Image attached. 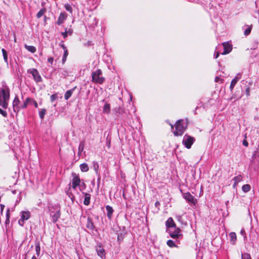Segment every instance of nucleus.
<instances>
[{
	"instance_id": "58",
	"label": "nucleus",
	"mask_w": 259,
	"mask_h": 259,
	"mask_svg": "<svg viewBox=\"0 0 259 259\" xmlns=\"http://www.w3.org/2000/svg\"><path fill=\"white\" fill-rule=\"evenodd\" d=\"M66 58H62V63H64L66 60Z\"/></svg>"
},
{
	"instance_id": "12",
	"label": "nucleus",
	"mask_w": 259,
	"mask_h": 259,
	"mask_svg": "<svg viewBox=\"0 0 259 259\" xmlns=\"http://www.w3.org/2000/svg\"><path fill=\"white\" fill-rule=\"evenodd\" d=\"M86 227L91 230L93 233H94V231H97L96 229V227L94 225V224L93 222V220L91 218L88 217L87 219V223L86 224Z\"/></svg>"
},
{
	"instance_id": "21",
	"label": "nucleus",
	"mask_w": 259,
	"mask_h": 259,
	"mask_svg": "<svg viewBox=\"0 0 259 259\" xmlns=\"http://www.w3.org/2000/svg\"><path fill=\"white\" fill-rule=\"evenodd\" d=\"M84 196L83 204L85 205H89L90 203L91 195L87 193H82Z\"/></svg>"
},
{
	"instance_id": "16",
	"label": "nucleus",
	"mask_w": 259,
	"mask_h": 259,
	"mask_svg": "<svg viewBox=\"0 0 259 259\" xmlns=\"http://www.w3.org/2000/svg\"><path fill=\"white\" fill-rule=\"evenodd\" d=\"M126 233L125 231H122L120 232H117L116 234L117 235V242L119 244L123 241Z\"/></svg>"
},
{
	"instance_id": "55",
	"label": "nucleus",
	"mask_w": 259,
	"mask_h": 259,
	"mask_svg": "<svg viewBox=\"0 0 259 259\" xmlns=\"http://www.w3.org/2000/svg\"><path fill=\"white\" fill-rule=\"evenodd\" d=\"M5 205L4 204H1V213H2L3 211L4 210V209L5 208Z\"/></svg>"
},
{
	"instance_id": "19",
	"label": "nucleus",
	"mask_w": 259,
	"mask_h": 259,
	"mask_svg": "<svg viewBox=\"0 0 259 259\" xmlns=\"http://www.w3.org/2000/svg\"><path fill=\"white\" fill-rule=\"evenodd\" d=\"M96 251L97 252L98 255L101 257L102 259L104 258L105 257V250L101 246H98L96 248Z\"/></svg>"
},
{
	"instance_id": "57",
	"label": "nucleus",
	"mask_w": 259,
	"mask_h": 259,
	"mask_svg": "<svg viewBox=\"0 0 259 259\" xmlns=\"http://www.w3.org/2000/svg\"><path fill=\"white\" fill-rule=\"evenodd\" d=\"M9 223H10V219H6V221H5V224L7 225L8 224H9Z\"/></svg>"
},
{
	"instance_id": "47",
	"label": "nucleus",
	"mask_w": 259,
	"mask_h": 259,
	"mask_svg": "<svg viewBox=\"0 0 259 259\" xmlns=\"http://www.w3.org/2000/svg\"><path fill=\"white\" fill-rule=\"evenodd\" d=\"M59 46L61 48H62L63 49V50H65L67 49L66 47L65 46L63 41H62L61 42H60L59 43Z\"/></svg>"
},
{
	"instance_id": "33",
	"label": "nucleus",
	"mask_w": 259,
	"mask_h": 259,
	"mask_svg": "<svg viewBox=\"0 0 259 259\" xmlns=\"http://www.w3.org/2000/svg\"><path fill=\"white\" fill-rule=\"evenodd\" d=\"M4 60L5 62L8 64V53L6 50L4 49H2V50Z\"/></svg>"
},
{
	"instance_id": "5",
	"label": "nucleus",
	"mask_w": 259,
	"mask_h": 259,
	"mask_svg": "<svg viewBox=\"0 0 259 259\" xmlns=\"http://www.w3.org/2000/svg\"><path fill=\"white\" fill-rule=\"evenodd\" d=\"M174 230H169V236L172 238L176 239L178 244H180V240L182 239L183 235L181 233V230L179 228L175 227L173 228Z\"/></svg>"
},
{
	"instance_id": "1",
	"label": "nucleus",
	"mask_w": 259,
	"mask_h": 259,
	"mask_svg": "<svg viewBox=\"0 0 259 259\" xmlns=\"http://www.w3.org/2000/svg\"><path fill=\"white\" fill-rule=\"evenodd\" d=\"M10 99V89L5 81L0 83V106L7 109L8 106V101Z\"/></svg>"
},
{
	"instance_id": "17",
	"label": "nucleus",
	"mask_w": 259,
	"mask_h": 259,
	"mask_svg": "<svg viewBox=\"0 0 259 259\" xmlns=\"http://www.w3.org/2000/svg\"><path fill=\"white\" fill-rule=\"evenodd\" d=\"M73 32V30L71 27L69 28H65V31L64 32H61V35L63 36L64 39H66L68 35H72Z\"/></svg>"
},
{
	"instance_id": "62",
	"label": "nucleus",
	"mask_w": 259,
	"mask_h": 259,
	"mask_svg": "<svg viewBox=\"0 0 259 259\" xmlns=\"http://www.w3.org/2000/svg\"><path fill=\"white\" fill-rule=\"evenodd\" d=\"M241 97V96H239V97H237V98H236V97H232V99L234 98V99H240Z\"/></svg>"
},
{
	"instance_id": "39",
	"label": "nucleus",
	"mask_w": 259,
	"mask_h": 259,
	"mask_svg": "<svg viewBox=\"0 0 259 259\" xmlns=\"http://www.w3.org/2000/svg\"><path fill=\"white\" fill-rule=\"evenodd\" d=\"M241 259H251L250 254L248 253L245 252L241 253Z\"/></svg>"
},
{
	"instance_id": "41",
	"label": "nucleus",
	"mask_w": 259,
	"mask_h": 259,
	"mask_svg": "<svg viewBox=\"0 0 259 259\" xmlns=\"http://www.w3.org/2000/svg\"><path fill=\"white\" fill-rule=\"evenodd\" d=\"M257 157H259V149H256V150L254 151L252 155V159H255Z\"/></svg>"
},
{
	"instance_id": "28",
	"label": "nucleus",
	"mask_w": 259,
	"mask_h": 259,
	"mask_svg": "<svg viewBox=\"0 0 259 259\" xmlns=\"http://www.w3.org/2000/svg\"><path fill=\"white\" fill-rule=\"evenodd\" d=\"M242 180V177L241 175H239L237 176H236L234 178L233 180L234 181V183L233 184V187H235L237 186L239 182L241 181Z\"/></svg>"
},
{
	"instance_id": "23",
	"label": "nucleus",
	"mask_w": 259,
	"mask_h": 259,
	"mask_svg": "<svg viewBox=\"0 0 259 259\" xmlns=\"http://www.w3.org/2000/svg\"><path fill=\"white\" fill-rule=\"evenodd\" d=\"M35 249L37 257L40 256V245L39 241H36L35 242Z\"/></svg>"
},
{
	"instance_id": "40",
	"label": "nucleus",
	"mask_w": 259,
	"mask_h": 259,
	"mask_svg": "<svg viewBox=\"0 0 259 259\" xmlns=\"http://www.w3.org/2000/svg\"><path fill=\"white\" fill-rule=\"evenodd\" d=\"M64 8L67 11L70 12V13H72V8L70 4H65Z\"/></svg>"
},
{
	"instance_id": "42",
	"label": "nucleus",
	"mask_w": 259,
	"mask_h": 259,
	"mask_svg": "<svg viewBox=\"0 0 259 259\" xmlns=\"http://www.w3.org/2000/svg\"><path fill=\"white\" fill-rule=\"evenodd\" d=\"M103 111L104 112L108 113L110 111V105L108 104H105L103 108Z\"/></svg>"
},
{
	"instance_id": "46",
	"label": "nucleus",
	"mask_w": 259,
	"mask_h": 259,
	"mask_svg": "<svg viewBox=\"0 0 259 259\" xmlns=\"http://www.w3.org/2000/svg\"><path fill=\"white\" fill-rule=\"evenodd\" d=\"M240 234L243 236L244 239L246 238V232L244 229H242L241 230Z\"/></svg>"
},
{
	"instance_id": "6",
	"label": "nucleus",
	"mask_w": 259,
	"mask_h": 259,
	"mask_svg": "<svg viewBox=\"0 0 259 259\" xmlns=\"http://www.w3.org/2000/svg\"><path fill=\"white\" fill-rule=\"evenodd\" d=\"M102 72L100 69H98L92 73V80L93 82L99 84H102L105 78L102 76Z\"/></svg>"
},
{
	"instance_id": "34",
	"label": "nucleus",
	"mask_w": 259,
	"mask_h": 259,
	"mask_svg": "<svg viewBox=\"0 0 259 259\" xmlns=\"http://www.w3.org/2000/svg\"><path fill=\"white\" fill-rule=\"evenodd\" d=\"M84 148V142L83 141H81L80 142L79 146H78V155H80L81 153L83 151Z\"/></svg>"
},
{
	"instance_id": "30",
	"label": "nucleus",
	"mask_w": 259,
	"mask_h": 259,
	"mask_svg": "<svg viewBox=\"0 0 259 259\" xmlns=\"http://www.w3.org/2000/svg\"><path fill=\"white\" fill-rule=\"evenodd\" d=\"M252 82H249L248 85H245V90L244 93L247 97L250 96V86L252 85Z\"/></svg>"
},
{
	"instance_id": "8",
	"label": "nucleus",
	"mask_w": 259,
	"mask_h": 259,
	"mask_svg": "<svg viewBox=\"0 0 259 259\" xmlns=\"http://www.w3.org/2000/svg\"><path fill=\"white\" fill-rule=\"evenodd\" d=\"M28 73L32 74L33 79L36 82L38 83L42 81V77L36 69H30L28 71Z\"/></svg>"
},
{
	"instance_id": "32",
	"label": "nucleus",
	"mask_w": 259,
	"mask_h": 259,
	"mask_svg": "<svg viewBox=\"0 0 259 259\" xmlns=\"http://www.w3.org/2000/svg\"><path fill=\"white\" fill-rule=\"evenodd\" d=\"M25 48L29 52L34 53L36 52V48L32 46H28L27 45H25Z\"/></svg>"
},
{
	"instance_id": "50",
	"label": "nucleus",
	"mask_w": 259,
	"mask_h": 259,
	"mask_svg": "<svg viewBox=\"0 0 259 259\" xmlns=\"http://www.w3.org/2000/svg\"><path fill=\"white\" fill-rule=\"evenodd\" d=\"M53 61H54V58L53 57H49L48 59V62L50 63H51V64H53Z\"/></svg>"
},
{
	"instance_id": "43",
	"label": "nucleus",
	"mask_w": 259,
	"mask_h": 259,
	"mask_svg": "<svg viewBox=\"0 0 259 259\" xmlns=\"http://www.w3.org/2000/svg\"><path fill=\"white\" fill-rule=\"evenodd\" d=\"M58 98V95L57 94H53L50 97V100L52 102H53Z\"/></svg>"
},
{
	"instance_id": "24",
	"label": "nucleus",
	"mask_w": 259,
	"mask_h": 259,
	"mask_svg": "<svg viewBox=\"0 0 259 259\" xmlns=\"http://www.w3.org/2000/svg\"><path fill=\"white\" fill-rule=\"evenodd\" d=\"M229 237L230 239V242L232 245H235L236 244V241L237 239L236 234L235 232H231L229 234Z\"/></svg>"
},
{
	"instance_id": "52",
	"label": "nucleus",
	"mask_w": 259,
	"mask_h": 259,
	"mask_svg": "<svg viewBox=\"0 0 259 259\" xmlns=\"http://www.w3.org/2000/svg\"><path fill=\"white\" fill-rule=\"evenodd\" d=\"M10 210L9 209H7V213H6V219H10Z\"/></svg>"
},
{
	"instance_id": "3",
	"label": "nucleus",
	"mask_w": 259,
	"mask_h": 259,
	"mask_svg": "<svg viewBox=\"0 0 259 259\" xmlns=\"http://www.w3.org/2000/svg\"><path fill=\"white\" fill-rule=\"evenodd\" d=\"M131 115H130L127 110H125L123 107H119L115 110L114 119L117 121H123L128 123Z\"/></svg>"
},
{
	"instance_id": "15",
	"label": "nucleus",
	"mask_w": 259,
	"mask_h": 259,
	"mask_svg": "<svg viewBox=\"0 0 259 259\" xmlns=\"http://www.w3.org/2000/svg\"><path fill=\"white\" fill-rule=\"evenodd\" d=\"M58 72L59 73V75H61V77L63 78H66L68 76L69 74V71L66 69L62 68H59Z\"/></svg>"
},
{
	"instance_id": "31",
	"label": "nucleus",
	"mask_w": 259,
	"mask_h": 259,
	"mask_svg": "<svg viewBox=\"0 0 259 259\" xmlns=\"http://www.w3.org/2000/svg\"><path fill=\"white\" fill-rule=\"evenodd\" d=\"M79 167L82 172H87L89 169L88 165L86 163L81 164Z\"/></svg>"
},
{
	"instance_id": "37",
	"label": "nucleus",
	"mask_w": 259,
	"mask_h": 259,
	"mask_svg": "<svg viewBox=\"0 0 259 259\" xmlns=\"http://www.w3.org/2000/svg\"><path fill=\"white\" fill-rule=\"evenodd\" d=\"M93 167L97 175L98 174V170H99V164L97 162L93 161Z\"/></svg>"
},
{
	"instance_id": "18",
	"label": "nucleus",
	"mask_w": 259,
	"mask_h": 259,
	"mask_svg": "<svg viewBox=\"0 0 259 259\" xmlns=\"http://www.w3.org/2000/svg\"><path fill=\"white\" fill-rule=\"evenodd\" d=\"M165 226H166L167 228H173L176 227V224L174 222V220L171 217L169 218L166 221Z\"/></svg>"
},
{
	"instance_id": "7",
	"label": "nucleus",
	"mask_w": 259,
	"mask_h": 259,
	"mask_svg": "<svg viewBox=\"0 0 259 259\" xmlns=\"http://www.w3.org/2000/svg\"><path fill=\"white\" fill-rule=\"evenodd\" d=\"M195 139L194 137H191L187 134L184 135L182 141L183 144L187 149L191 148L192 145L194 143Z\"/></svg>"
},
{
	"instance_id": "48",
	"label": "nucleus",
	"mask_w": 259,
	"mask_h": 259,
	"mask_svg": "<svg viewBox=\"0 0 259 259\" xmlns=\"http://www.w3.org/2000/svg\"><path fill=\"white\" fill-rule=\"evenodd\" d=\"M68 55V52L67 49L64 50L63 58H67Z\"/></svg>"
},
{
	"instance_id": "9",
	"label": "nucleus",
	"mask_w": 259,
	"mask_h": 259,
	"mask_svg": "<svg viewBox=\"0 0 259 259\" xmlns=\"http://www.w3.org/2000/svg\"><path fill=\"white\" fill-rule=\"evenodd\" d=\"M183 198L186 201L191 205H195L197 203V200L192 195L190 192H186L183 194Z\"/></svg>"
},
{
	"instance_id": "45",
	"label": "nucleus",
	"mask_w": 259,
	"mask_h": 259,
	"mask_svg": "<svg viewBox=\"0 0 259 259\" xmlns=\"http://www.w3.org/2000/svg\"><path fill=\"white\" fill-rule=\"evenodd\" d=\"M214 81H215L216 82L223 83V79H222L221 78H220V77L216 76V77H215Z\"/></svg>"
},
{
	"instance_id": "13",
	"label": "nucleus",
	"mask_w": 259,
	"mask_h": 259,
	"mask_svg": "<svg viewBox=\"0 0 259 259\" xmlns=\"http://www.w3.org/2000/svg\"><path fill=\"white\" fill-rule=\"evenodd\" d=\"M50 215L52 218V221L53 223H56L61 215L60 209L57 210L56 212L51 211Z\"/></svg>"
},
{
	"instance_id": "22",
	"label": "nucleus",
	"mask_w": 259,
	"mask_h": 259,
	"mask_svg": "<svg viewBox=\"0 0 259 259\" xmlns=\"http://www.w3.org/2000/svg\"><path fill=\"white\" fill-rule=\"evenodd\" d=\"M252 28V26L251 25L249 26L245 25L243 27V29L244 30V35L245 36L248 35L251 32Z\"/></svg>"
},
{
	"instance_id": "63",
	"label": "nucleus",
	"mask_w": 259,
	"mask_h": 259,
	"mask_svg": "<svg viewBox=\"0 0 259 259\" xmlns=\"http://www.w3.org/2000/svg\"><path fill=\"white\" fill-rule=\"evenodd\" d=\"M31 259H37V258H36V256L33 255V256L32 257Z\"/></svg>"
},
{
	"instance_id": "14",
	"label": "nucleus",
	"mask_w": 259,
	"mask_h": 259,
	"mask_svg": "<svg viewBox=\"0 0 259 259\" xmlns=\"http://www.w3.org/2000/svg\"><path fill=\"white\" fill-rule=\"evenodd\" d=\"M67 17L66 14L65 13H61L56 24L58 25H60L63 24Z\"/></svg>"
},
{
	"instance_id": "20",
	"label": "nucleus",
	"mask_w": 259,
	"mask_h": 259,
	"mask_svg": "<svg viewBox=\"0 0 259 259\" xmlns=\"http://www.w3.org/2000/svg\"><path fill=\"white\" fill-rule=\"evenodd\" d=\"M107 211V216L108 219L111 220L112 217V213L113 212V209L112 207L107 205L105 206Z\"/></svg>"
},
{
	"instance_id": "38",
	"label": "nucleus",
	"mask_w": 259,
	"mask_h": 259,
	"mask_svg": "<svg viewBox=\"0 0 259 259\" xmlns=\"http://www.w3.org/2000/svg\"><path fill=\"white\" fill-rule=\"evenodd\" d=\"M46 109H41L40 111L39 112V116L41 119H43L44 118V116L46 113Z\"/></svg>"
},
{
	"instance_id": "25",
	"label": "nucleus",
	"mask_w": 259,
	"mask_h": 259,
	"mask_svg": "<svg viewBox=\"0 0 259 259\" xmlns=\"http://www.w3.org/2000/svg\"><path fill=\"white\" fill-rule=\"evenodd\" d=\"M30 217V213L28 211H22L21 212V219L24 221L27 220Z\"/></svg>"
},
{
	"instance_id": "59",
	"label": "nucleus",
	"mask_w": 259,
	"mask_h": 259,
	"mask_svg": "<svg viewBox=\"0 0 259 259\" xmlns=\"http://www.w3.org/2000/svg\"><path fill=\"white\" fill-rule=\"evenodd\" d=\"M12 192L14 194H16L17 193V191L16 190H14L12 191Z\"/></svg>"
},
{
	"instance_id": "56",
	"label": "nucleus",
	"mask_w": 259,
	"mask_h": 259,
	"mask_svg": "<svg viewBox=\"0 0 259 259\" xmlns=\"http://www.w3.org/2000/svg\"><path fill=\"white\" fill-rule=\"evenodd\" d=\"M110 146H111V143H110V141H108L106 143V146L109 148L110 147Z\"/></svg>"
},
{
	"instance_id": "35",
	"label": "nucleus",
	"mask_w": 259,
	"mask_h": 259,
	"mask_svg": "<svg viewBox=\"0 0 259 259\" xmlns=\"http://www.w3.org/2000/svg\"><path fill=\"white\" fill-rule=\"evenodd\" d=\"M242 190L244 193H247L251 190V186L249 184H245L242 186Z\"/></svg>"
},
{
	"instance_id": "53",
	"label": "nucleus",
	"mask_w": 259,
	"mask_h": 259,
	"mask_svg": "<svg viewBox=\"0 0 259 259\" xmlns=\"http://www.w3.org/2000/svg\"><path fill=\"white\" fill-rule=\"evenodd\" d=\"M219 55H220V53L219 52H217L214 54V58L215 59H217L219 57Z\"/></svg>"
},
{
	"instance_id": "29",
	"label": "nucleus",
	"mask_w": 259,
	"mask_h": 259,
	"mask_svg": "<svg viewBox=\"0 0 259 259\" xmlns=\"http://www.w3.org/2000/svg\"><path fill=\"white\" fill-rule=\"evenodd\" d=\"M178 243L176 240L175 241L172 240H168L167 241L166 244L169 247H178V246L177 245Z\"/></svg>"
},
{
	"instance_id": "27",
	"label": "nucleus",
	"mask_w": 259,
	"mask_h": 259,
	"mask_svg": "<svg viewBox=\"0 0 259 259\" xmlns=\"http://www.w3.org/2000/svg\"><path fill=\"white\" fill-rule=\"evenodd\" d=\"M239 78L237 76H235L231 81L230 86V89L232 92L235 85L239 80Z\"/></svg>"
},
{
	"instance_id": "44",
	"label": "nucleus",
	"mask_w": 259,
	"mask_h": 259,
	"mask_svg": "<svg viewBox=\"0 0 259 259\" xmlns=\"http://www.w3.org/2000/svg\"><path fill=\"white\" fill-rule=\"evenodd\" d=\"M0 114H1L5 117H6L8 115L7 112L6 111L2 109L1 108H0Z\"/></svg>"
},
{
	"instance_id": "60",
	"label": "nucleus",
	"mask_w": 259,
	"mask_h": 259,
	"mask_svg": "<svg viewBox=\"0 0 259 259\" xmlns=\"http://www.w3.org/2000/svg\"><path fill=\"white\" fill-rule=\"evenodd\" d=\"M84 186H85L84 183H82V185H80V188H79V189H80V190H81V189H82L81 188H82V186H83V187H84Z\"/></svg>"
},
{
	"instance_id": "26",
	"label": "nucleus",
	"mask_w": 259,
	"mask_h": 259,
	"mask_svg": "<svg viewBox=\"0 0 259 259\" xmlns=\"http://www.w3.org/2000/svg\"><path fill=\"white\" fill-rule=\"evenodd\" d=\"M75 89V87L66 92L64 95V98L66 100H68L71 97Z\"/></svg>"
},
{
	"instance_id": "54",
	"label": "nucleus",
	"mask_w": 259,
	"mask_h": 259,
	"mask_svg": "<svg viewBox=\"0 0 259 259\" xmlns=\"http://www.w3.org/2000/svg\"><path fill=\"white\" fill-rule=\"evenodd\" d=\"M160 205V203L159 201H157L155 203V206L156 207H158Z\"/></svg>"
},
{
	"instance_id": "61",
	"label": "nucleus",
	"mask_w": 259,
	"mask_h": 259,
	"mask_svg": "<svg viewBox=\"0 0 259 259\" xmlns=\"http://www.w3.org/2000/svg\"><path fill=\"white\" fill-rule=\"evenodd\" d=\"M181 219H182V217H181V216H179V217H178V220L179 221L181 222Z\"/></svg>"
},
{
	"instance_id": "11",
	"label": "nucleus",
	"mask_w": 259,
	"mask_h": 259,
	"mask_svg": "<svg viewBox=\"0 0 259 259\" xmlns=\"http://www.w3.org/2000/svg\"><path fill=\"white\" fill-rule=\"evenodd\" d=\"M222 45L224 47V51L221 53L222 55H226L231 52L232 50V45L229 44L227 42H223Z\"/></svg>"
},
{
	"instance_id": "64",
	"label": "nucleus",
	"mask_w": 259,
	"mask_h": 259,
	"mask_svg": "<svg viewBox=\"0 0 259 259\" xmlns=\"http://www.w3.org/2000/svg\"><path fill=\"white\" fill-rule=\"evenodd\" d=\"M196 259H202V257L200 256H197Z\"/></svg>"
},
{
	"instance_id": "49",
	"label": "nucleus",
	"mask_w": 259,
	"mask_h": 259,
	"mask_svg": "<svg viewBox=\"0 0 259 259\" xmlns=\"http://www.w3.org/2000/svg\"><path fill=\"white\" fill-rule=\"evenodd\" d=\"M24 221L21 218L18 221V223L21 226H23Z\"/></svg>"
},
{
	"instance_id": "10",
	"label": "nucleus",
	"mask_w": 259,
	"mask_h": 259,
	"mask_svg": "<svg viewBox=\"0 0 259 259\" xmlns=\"http://www.w3.org/2000/svg\"><path fill=\"white\" fill-rule=\"evenodd\" d=\"M71 175L73 178L72 180V188L75 190L77 186H80V179L79 175L75 172H73Z\"/></svg>"
},
{
	"instance_id": "4",
	"label": "nucleus",
	"mask_w": 259,
	"mask_h": 259,
	"mask_svg": "<svg viewBox=\"0 0 259 259\" xmlns=\"http://www.w3.org/2000/svg\"><path fill=\"white\" fill-rule=\"evenodd\" d=\"M176 130L174 131L175 136H182L186 129V125L184 126V122L183 119L178 120L175 124Z\"/></svg>"
},
{
	"instance_id": "36",
	"label": "nucleus",
	"mask_w": 259,
	"mask_h": 259,
	"mask_svg": "<svg viewBox=\"0 0 259 259\" xmlns=\"http://www.w3.org/2000/svg\"><path fill=\"white\" fill-rule=\"evenodd\" d=\"M46 12V9L42 8L40 9L36 14V17L40 18Z\"/></svg>"
},
{
	"instance_id": "2",
	"label": "nucleus",
	"mask_w": 259,
	"mask_h": 259,
	"mask_svg": "<svg viewBox=\"0 0 259 259\" xmlns=\"http://www.w3.org/2000/svg\"><path fill=\"white\" fill-rule=\"evenodd\" d=\"M20 103L19 99L18 96H16L13 101V107L14 112L17 114L20 109H25L27 108L28 104H33L35 108L38 107V104L36 101L31 98H27L21 106H19L18 104Z\"/></svg>"
},
{
	"instance_id": "51",
	"label": "nucleus",
	"mask_w": 259,
	"mask_h": 259,
	"mask_svg": "<svg viewBox=\"0 0 259 259\" xmlns=\"http://www.w3.org/2000/svg\"><path fill=\"white\" fill-rule=\"evenodd\" d=\"M242 144L245 147H247L248 146V143L246 140H244L243 141Z\"/></svg>"
}]
</instances>
